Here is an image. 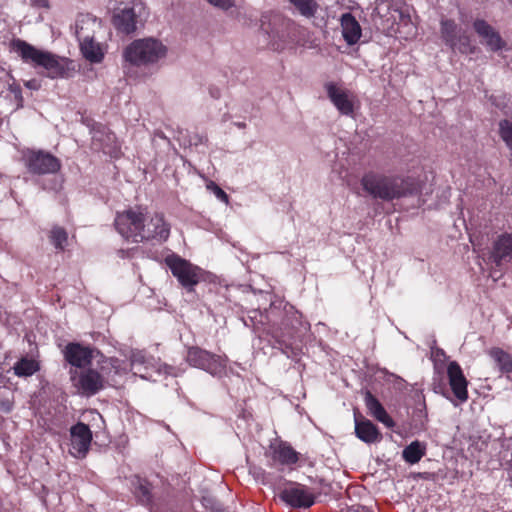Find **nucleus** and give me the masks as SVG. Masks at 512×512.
<instances>
[{"instance_id":"f8f14e48","label":"nucleus","mask_w":512,"mask_h":512,"mask_svg":"<svg viewBox=\"0 0 512 512\" xmlns=\"http://www.w3.org/2000/svg\"><path fill=\"white\" fill-rule=\"evenodd\" d=\"M171 225L165 219L161 212H155L151 216L147 215V221L144 222L142 230L141 242L156 241L159 243L166 242L170 236Z\"/></svg>"},{"instance_id":"6ab92c4d","label":"nucleus","mask_w":512,"mask_h":512,"mask_svg":"<svg viewBox=\"0 0 512 512\" xmlns=\"http://www.w3.org/2000/svg\"><path fill=\"white\" fill-rule=\"evenodd\" d=\"M490 259L497 267L512 262V233L505 232L496 238L492 245Z\"/></svg>"},{"instance_id":"7ed1b4c3","label":"nucleus","mask_w":512,"mask_h":512,"mask_svg":"<svg viewBox=\"0 0 512 512\" xmlns=\"http://www.w3.org/2000/svg\"><path fill=\"white\" fill-rule=\"evenodd\" d=\"M279 322H273L270 334L275 340L277 348L287 357L298 355V348L292 346V340L299 328L303 325L302 314L294 306L286 304L282 311H277Z\"/></svg>"},{"instance_id":"c9c22d12","label":"nucleus","mask_w":512,"mask_h":512,"mask_svg":"<svg viewBox=\"0 0 512 512\" xmlns=\"http://www.w3.org/2000/svg\"><path fill=\"white\" fill-rule=\"evenodd\" d=\"M13 82V77L4 69L0 68V96H3L9 91Z\"/></svg>"},{"instance_id":"7c9ffc66","label":"nucleus","mask_w":512,"mask_h":512,"mask_svg":"<svg viewBox=\"0 0 512 512\" xmlns=\"http://www.w3.org/2000/svg\"><path fill=\"white\" fill-rule=\"evenodd\" d=\"M299 14L305 18H313L320 9L316 0H289Z\"/></svg>"},{"instance_id":"f257e3e1","label":"nucleus","mask_w":512,"mask_h":512,"mask_svg":"<svg viewBox=\"0 0 512 512\" xmlns=\"http://www.w3.org/2000/svg\"><path fill=\"white\" fill-rule=\"evenodd\" d=\"M360 183L368 195L387 202L413 195L418 190L410 177L390 176L372 170L364 173Z\"/></svg>"},{"instance_id":"6e6552de","label":"nucleus","mask_w":512,"mask_h":512,"mask_svg":"<svg viewBox=\"0 0 512 512\" xmlns=\"http://www.w3.org/2000/svg\"><path fill=\"white\" fill-rule=\"evenodd\" d=\"M172 275L187 291L193 292L194 287L205 280V271L178 255L168 256L165 259Z\"/></svg>"},{"instance_id":"2f4dec72","label":"nucleus","mask_w":512,"mask_h":512,"mask_svg":"<svg viewBox=\"0 0 512 512\" xmlns=\"http://www.w3.org/2000/svg\"><path fill=\"white\" fill-rule=\"evenodd\" d=\"M425 455V447L419 441H413L402 452L403 459L410 464L418 463Z\"/></svg>"},{"instance_id":"39448f33","label":"nucleus","mask_w":512,"mask_h":512,"mask_svg":"<svg viewBox=\"0 0 512 512\" xmlns=\"http://www.w3.org/2000/svg\"><path fill=\"white\" fill-rule=\"evenodd\" d=\"M147 221V208L141 205L129 207L128 209L118 212L114 225L117 232L127 241L140 243L144 222Z\"/></svg>"},{"instance_id":"e433bc0d","label":"nucleus","mask_w":512,"mask_h":512,"mask_svg":"<svg viewBox=\"0 0 512 512\" xmlns=\"http://www.w3.org/2000/svg\"><path fill=\"white\" fill-rule=\"evenodd\" d=\"M207 188L209 190H211L219 200H221L224 203H228L229 197H228L227 193L221 187H219L215 182L211 181L207 185Z\"/></svg>"},{"instance_id":"393cba45","label":"nucleus","mask_w":512,"mask_h":512,"mask_svg":"<svg viewBox=\"0 0 512 512\" xmlns=\"http://www.w3.org/2000/svg\"><path fill=\"white\" fill-rule=\"evenodd\" d=\"M112 22L116 30L123 34L134 33L137 29V15L133 8H124L114 14Z\"/></svg>"},{"instance_id":"c756f323","label":"nucleus","mask_w":512,"mask_h":512,"mask_svg":"<svg viewBox=\"0 0 512 512\" xmlns=\"http://www.w3.org/2000/svg\"><path fill=\"white\" fill-rule=\"evenodd\" d=\"M440 25L441 37L447 46L453 44V41L462 32L453 19L441 20Z\"/></svg>"},{"instance_id":"9b49d317","label":"nucleus","mask_w":512,"mask_h":512,"mask_svg":"<svg viewBox=\"0 0 512 512\" xmlns=\"http://www.w3.org/2000/svg\"><path fill=\"white\" fill-rule=\"evenodd\" d=\"M70 377L73 385L85 396L95 395L104 388L103 376L92 368L79 373L77 370H70Z\"/></svg>"},{"instance_id":"a878e982","label":"nucleus","mask_w":512,"mask_h":512,"mask_svg":"<svg viewBox=\"0 0 512 512\" xmlns=\"http://www.w3.org/2000/svg\"><path fill=\"white\" fill-rule=\"evenodd\" d=\"M364 401L369 413L377 421L381 422L388 428L395 426L394 420L388 415L383 405L370 391L365 393Z\"/></svg>"},{"instance_id":"9d476101","label":"nucleus","mask_w":512,"mask_h":512,"mask_svg":"<svg viewBox=\"0 0 512 512\" xmlns=\"http://www.w3.org/2000/svg\"><path fill=\"white\" fill-rule=\"evenodd\" d=\"M279 498L292 508L307 509L315 504L317 494L306 485L290 482L280 491Z\"/></svg>"},{"instance_id":"a211bd4d","label":"nucleus","mask_w":512,"mask_h":512,"mask_svg":"<svg viewBox=\"0 0 512 512\" xmlns=\"http://www.w3.org/2000/svg\"><path fill=\"white\" fill-rule=\"evenodd\" d=\"M447 376L454 396L459 401L466 402L468 400V381L463 374L461 366L456 361L449 363L447 367Z\"/></svg>"},{"instance_id":"58836bf2","label":"nucleus","mask_w":512,"mask_h":512,"mask_svg":"<svg viewBox=\"0 0 512 512\" xmlns=\"http://www.w3.org/2000/svg\"><path fill=\"white\" fill-rule=\"evenodd\" d=\"M206 1L208 3H210L211 5L221 8V9H224V10L229 9L234 5L233 0H206Z\"/></svg>"},{"instance_id":"a18cd8bd","label":"nucleus","mask_w":512,"mask_h":512,"mask_svg":"<svg viewBox=\"0 0 512 512\" xmlns=\"http://www.w3.org/2000/svg\"><path fill=\"white\" fill-rule=\"evenodd\" d=\"M270 314H271V315H274V314H275V311H274V310H271Z\"/></svg>"},{"instance_id":"412c9836","label":"nucleus","mask_w":512,"mask_h":512,"mask_svg":"<svg viewBox=\"0 0 512 512\" xmlns=\"http://www.w3.org/2000/svg\"><path fill=\"white\" fill-rule=\"evenodd\" d=\"M327 94L334 106L343 115H352L354 112V104L350 99L349 92L337 87L335 83L329 82L325 85Z\"/></svg>"},{"instance_id":"cd10ccee","label":"nucleus","mask_w":512,"mask_h":512,"mask_svg":"<svg viewBox=\"0 0 512 512\" xmlns=\"http://www.w3.org/2000/svg\"><path fill=\"white\" fill-rule=\"evenodd\" d=\"M489 355L497 363L502 373L512 374V354L501 348L494 347L489 351Z\"/></svg>"},{"instance_id":"ea45409f","label":"nucleus","mask_w":512,"mask_h":512,"mask_svg":"<svg viewBox=\"0 0 512 512\" xmlns=\"http://www.w3.org/2000/svg\"><path fill=\"white\" fill-rule=\"evenodd\" d=\"M31 4L35 7L39 8H49V1L48 0H30Z\"/></svg>"},{"instance_id":"4be33fe9","label":"nucleus","mask_w":512,"mask_h":512,"mask_svg":"<svg viewBox=\"0 0 512 512\" xmlns=\"http://www.w3.org/2000/svg\"><path fill=\"white\" fill-rule=\"evenodd\" d=\"M355 434L361 441L372 444L381 441L382 434L370 420L355 415Z\"/></svg>"},{"instance_id":"72a5a7b5","label":"nucleus","mask_w":512,"mask_h":512,"mask_svg":"<svg viewBox=\"0 0 512 512\" xmlns=\"http://www.w3.org/2000/svg\"><path fill=\"white\" fill-rule=\"evenodd\" d=\"M15 375L27 377L33 375L39 370L38 363L33 359L21 358L13 367Z\"/></svg>"},{"instance_id":"f3484780","label":"nucleus","mask_w":512,"mask_h":512,"mask_svg":"<svg viewBox=\"0 0 512 512\" xmlns=\"http://www.w3.org/2000/svg\"><path fill=\"white\" fill-rule=\"evenodd\" d=\"M76 36L80 42V50L85 59L91 63H100L104 58L101 45L94 40L93 36L84 33L83 26L76 24Z\"/></svg>"},{"instance_id":"bb28decb","label":"nucleus","mask_w":512,"mask_h":512,"mask_svg":"<svg viewBox=\"0 0 512 512\" xmlns=\"http://www.w3.org/2000/svg\"><path fill=\"white\" fill-rule=\"evenodd\" d=\"M133 493L139 504L151 506L153 503L152 484L144 478L137 477Z\"/></svg>"},{"instance_id":"aec40b11","label":"nucleus","mask_w":512,"mask_h":512,"mask_svg":"<svg viewBox=\"0 0 512 512\" xmlns=\"http://www.w3.org/2000/svg\"><path fill=\"white\" fill-rule=\"evenodd\" d=\"M65 360L76 368H84L90 365L93 352L89 347H85L80 343H68L63 351Z\"/></svg>"},{"instance_id":"4468645a","label":"nucleus","mask_w":512,"mask_h":512,"mask_svg":"<svg viewBox=\"0 0 512 512\" xmlns=\"http://www.w3.org/2000/svg\"><path fill=\"white\" fill-rule=\"evenodd\" d=\"M261 29L268 35L269 44L273 50H282L287 38V23L280 16L269 18L264 15L261 19Z\"/></svg>"},{"instance_id":"1a4fd4ad","label":"nucleus","mask_w":512,"mask_h":512,"mask_svg":"<svg viewBox=\"0 0 512 512\" xmlns=\"http://www.w3.org/2000/svg\"><path fill=\"white\" fill-rule=\"evenodd\" d=\"M187 363L195 368L202 369L211 375H221L227 366V357L211 353L198 346H191L187 350Z\"/></svg>"},{"instance_id":"4c0bfd02","label":"nucleus","mask_w":512,"mask_h":512,"mask_svg":"<svg viewBox=\"0 0 512 512\" xmlns=\"http://www.w3.org/2000/svg\"><path fill=\"white\" fill-rule=\"evenodd\" d=\"M8 92L13 94L14 99L17 101L18 107H22L23 96H22V90H21L20 86L13 82L11 85V88L9 89Z\"/></svg>"},{"instance_id":"dca6fc26","label":"nucleus","mask_w":512,"mask_h":512,"mask_svg":"<svg viewBox=\"0 0 512 512\" xmlns=\"http://www.w3.org/2000/svg\"><path fill=\"white\" fill-rule=\"evenodd\" d=\"M473 29L490 51L498 52L506 46V41L500 33L486 20L476 19L473 22Z\"/></svg>"},{"instance_id":"473e14b6","label":"nucleus","mask_w":512,"mask_h":512,"mask_svg":"<svg viewBox=\"0 0 512 512\" xmlns=\"http://www.w3.org/2000/svg\"><path fill=\"white\" fill-rule=\"evenodd\" d=\"M49 240L58 251H64L68 242V233L65 228L54 225L49 232Z\"/></svg>"},{"instance_id":"a19ab883","label":"nucleus","mask_w":512,"mask_h":512,"mask_svg":"<svg viewBox=\"0 0 512 512\" xmlns=\"http://www.w3.org/2000/svg\"><path fill=\"white\" fill-rule=\"evenodd\" d=\"M346 512H371V511L362 506H352V507L348 508Z\"/></svg>"},{"instance_id":"5701e85b","label":"nucleus","mask_w":512,"mask_h":512,"mask_svg":"<svg viewBox=\"0 0 512 512\" xmlns=\"http://www.w3.org/2000/svg\"><path fill=\"white\" fill-rule=\"evenodd\" d=\"M340 25L342 36L346 43L348 45H355L362 35L361 26L355 16L350 12L342 14Z\"/></svg>"},{"instance_id":"2eb2a0df","label":"nucleus","mask_w":512,"mask_h":512,"mask_svg":"<svg viewBox=\"0 0 512 512\" xmlns=\"http://www.w3.org/2000/svg\"><path fill=\"white\" fill-rule=\"evenodd\" d=\"M71 450L70 453L77 458L86 456L92 441V432L89 426L78 422L70 429Z\"/></svg>"},{"instance_id":"c85d7f7f","label":"nucleus","mask_w":512,"mask_h":512,"mask_svg":"<svg viewBox=\"0 0 512 512\" xmlns=\"http://www.w3.org/2000/svg\"><path fill=\"white\" fill-rule=\"evenodd\" d=\"M449 47L465 55L474 54L477 50V47L472 43L471 37L465 31H462Z\"/></svg>"},{"instance_id":"b1692460","label":"nucleus","mask_w":512,"mask_h":512,"mask_svg":"<svg viewBox=\"0 0 512 512\" xmlns=\"http://www.w3.org/2000/svg\"><path fill=\"white\" fill-rule=\"evenodd\" d=\"M92 144L96 149L102 150L107 154H112L114 151L119 149L116 143V135L104 126L94 131Z\"/></svg>"},{"instance_id":"c03bdc74","label":"nucleus","mask_w":512,"mask_h":512,"mask_svg":"<svg viewBox=\"0 0 512 512\" xmlns=\"http://www.w3.org/2000/svg\"><path fill=\"white\" fill-rule=\"evenodd\" d=\"M216 512H225L223 509H217Z\"/></svg>"},{"instance_id":"ddd939ff","label":"nucleus","mask_w":512,"mask_h":512,"mask_svg":"<svg viewBox=\"0 0 512 512\" xmlns=\"http://www.w3.org/2000/svg\"><path fill=\"white\" fill-rule=\"evenodd\" d=\"M266 456L271 459L274 465L288 467L292 470L299 462L301 454L289 442L275 440L269 445Z\"/></svg>"},{"instance_id":"37998d69","label":"nucleus","mask_w":512,"mask_h":512,"mask_svg":"<svg viewBox=\"0 0 512 512\" xmlns=\"http://www.w3.org/2000/svg\"><path fill=\"white\" fill-rule=\"evenodd\" d=\"M26 86H27V87H29V88H35V87H34V85L32 84V82H28V83L26 84Z\"/></svg>"},{"instance_id":"f704fd0d","label":"nucleus","mask_w":512,"mask_h":512,"mask_svg":"<svg viewBox=\"0 0 512 512\" xmlns=\"http://www.w3.org/2000/svg\"><path fill=\"white\" fill-rule=\"evenodd\" d=\"M499 135L512 153V122L503 119L499 122Z\"/></svg>"},{"instance_id":"0eeeda50","label":"nucleus","mask_w":512,"mask_h":512,"mask_svg":"<svg viewBox=\"0 0 512 512\" xmlns=\"http://www.w3.org/2000/svg\"><path fill=\"white\" fill-rule=\"evenodd\" d=\"M21 161L29 174L37 176L56 174L62 167L58 157L42 149H24L21 153Z\"/></svg>"},{"instance_id":"79ce46f5","label":"nucleus","mask_w":512,"mask_h":512,"mask_svg":"<svg viewBox=\"0 0 512 512\" xmlns=\"http://www.w3.org/2000/svg\"><path fill=\"white\" fill-rule=\"evenodd\" d=\"M210 93L213 98H218L220 95L219 90H211Z\"/></svg>"},{"instance_id":"f03ea898","label":"nucleus","mask_w":512,"mask_h":512,"mask_svg":"<svg viewBox=\"0 0 512 512\" xmlns=\"http://www.w3.org/2000/svg\"><path fill=\"white\" fill-rule=\"evenodd\" d=\"M11 46L24 62L43 68L46 71V77L57 79L69 76V65L72 64L70 59L60 57L48 51L39 50L21 39L12 40Z\"/></svg>"},{"instance_id":"423d86ee","label":"nucleus","mask_w":512,"mask_h":512,"mask_svg":"<svg viewBox=\"0 0 512 512\" xmlns=\"http://www.w3.org/2000/svg\"><path fill=\"white\" fill-rule=\"evenodd\" d=\"M376 10L386 29L391 33L400 34V26L412 25L411 7L405 0H385L377 6Z\"/></svg>"},{"instance_id":"20e7f679","label":"nucleus","mask_w":512,"mask_h":512,"mask_svg":"<svg viewBox=\"0 0 512 512\" xmlns=\"http://www.w3.org/2000/svg\"><path fill=\"white\" fill-rule=\"evenodd\" d=\"M167 48L161 41L154 38L134 40L124 52V59L136 66L153 64L165 57Z\"/></svg>"}]
</instances>
